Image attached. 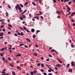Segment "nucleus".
Instances as JSON below:
<instances>
[{
	"label": "nucleus",
	"instance_id": "obj_1",
	"mask_svg": "<svg viewBox=\"0 0 75 75\" xmlns=\"http://www.w3.org/2000/svg\"><path fill=\"white\" fill-rule=\"evenodd\" d=\"M17 6H15V8L16 10H18V9L19 10H21V7H20V5L18 4H16Z\"/></svg>",
	"mask_w": 75,
	"mask_h": 75
},
{
	"label": "nucleus",
	"instance_id": "obj_2",
	"mask_svg": "<svg viewBox=\"0 0 75 75\" xmlns=\"http://www.w3.org/2000/svg\"><path fill=\"white\" fill-rule=\"evenodd\" d=\"M22 17H21V16L20 17V18L21 20H23V18H25L26 16L25 15L23 14L22 15Z\"/></svg>",
	"mask_w": 75,
	"mask_h": 75
},
{
	"label": "nucleus",
	"instance_id": "obj_3",
	"mask_svg": "<svg viewBox=\"0 0 75 75\" xmlns=\"http://www.w3.org/2000/svg\"><path fill=\"white\" fill-rule=\"evenodd\" d=\"M54 51H55V52H56V53H57V54H59L58 52H57L55 50H54V49H52L51 50V52H54Z\"/></svg>",
	"mask_w": 75,
	"mask_h": 75
},
{
	"label": "nucleus",
	"instance_id": "obj_4",
	"mask_svg": "<svg viewBox=\"0 0 75 75\" xmlns=\"http://www.w3.org/2000/svg\"><path fill=\"white\" fill-rule=\"evenodd\" d=\"M56 67H61V65L59 64H57L56 65Z\"/></svg>",
	"mask_w": 75,
	"mask_h": 75
},
{
	"label": "nucleus",
	"instance_id": "obj_5",
	"mask_svg": "<svg viewBox=\"0 0 75 75\" xmlns=\"http://www.w3.org/2000/svg\"><path fill=\"white\" fill-rule=\"evenodd\" d=\"M26 41H28V42H31V40H30L28 38H27L26 39Z\"/></svg>",
	"mask_w": 75,
	"mask_h": 75
},
{
	"label": "nucleus",
	"instance_id": "obj_6",
	"mask_svg": "<svg viewBox=\"0 0 75 75\" xmlns=\"http://www.w3.org/2000/svg\"><path fill=\"white\" fill-rule=\"evenodd\" d=\"M31 31L32 33H34V31H35V30L34 28H33L31 29Z\"/></svg>",
	"mask_w": 75,
	"mask_h": 75
},
{
	"label": "nucleus",
	"instance_id": "obj_7",
	"mask_svg": "<svg viewBox=\"0 0 75 75\" xmlns=\"http://www.w3.org/2000/svg\"><path fill=\"white\" fill-rule=\"evenodd\" d=\"M71 64V66H72V67H73V66H74V65H75V64H74V62H72Z\"/></svg>",
	"mask_w": 75,
	"mask_h": 75
},
{
	"label": "nucleus",
	"instance_id": "obj_8",
	"mask_svg": "<svg viewBox=\"0 0 75 75\" xmlns=\"http://www.w3.org/2000/svg\"><path fill=\"white\" fill-rule=\"evenodd\" d=\"M17 69H18V70H21V68H20V67H18V66H17Z\"/></svg>",
	"mask_w": 75,
	"mask_h": 75
},
{
	"label": "nucleus",
	"instance_id": "obj_9",
	"mask_svg": "<svg viewBox=\"0 0 75 75\" xmlns=\"http://www.w3.org/2000/svg\"><path fill=\"white\" fill-rule=\"evenodd\" d=\"M69 72H72V70L71 69H69Z\"/></svg>",
	"mask_w": 75,
	"mask_h": 75
},
{
	"label": "nucleus",
	"instance_id": "obj_10",
	"mask_svg": "<svg viewBox=\"0 0 75 75\" xmlns=\"http://www.w3.org/2000/svg\"><path fill=\"white\" fill-rule=\"evenodd\" d=\"M56 59H57V60H58V61L59 62L61 63V64H62V62H61V60H59V59H58V58H57Z\"/></svg>",
	"mask_w": 75,
	"mask_h": 75
},
{
	"label": "nucleus",
	"instance_id": "obj_11",
	"mask_svg": "<svg viewBox=\"0 0 75 75\" xmlns=\"http://www.w3.org/2000/svg\"><path fill=\"white\" fill-rule=\"evenodd\" d=\"M9 65L11 67H14V65H13V64H10Z\"/></svg>",
	"mask_w": 75,
	"mask_h": 75
},
{
	"label": "nucleus",
	"instance_id": "obj_12",
	"mask_svg": "<svg viewBox=\"0 0 75 75\" xmlns=\"http://www.w3.org/2000/svg\"><path fill=\"white\" fill-rule=\"evenodd\" d=\"M56 13L57 14H61V12H60V11H57Z\"/></svg>",
	"mask_w": 75,
	"mask_h": 75
},
{
	"label": "nucleus",
	"instance_id": "obj_13",
	"mask_svg": "<svg viewBox=\"0 0 75 75\" xmlns=\"http://www.w3.org/2000/svg\"><path fill=\"white\" fill-rule=\"evenodd\" d=\"M4 34V33H0V36H3V35Z\"/></svg>",
	"mask_w": 75,
	"mask_h": 75
},
{
	"label": "nucleus",
	"instance_id": "obj_14",
	"mask_svg": "<svg viewBox=\"0 0 75 75\" xmlns=\"http://www.w3.org/2000/svg\"><path fill=\"white\" fill-rule=\"evenodd\" d=\"M71 47H72V48H75V45H73V44H72L71 45Z\"/></svg>",
	"mask_w": 75,
	"mask_h": 75
},
{
	"label": "nucleus",
	"instance_id": "obj_15",
	"mask_svg": "<svg viewBox=\"0 0 75 75\" xmlns=\"http://www.w3.org/2000/svg\"><path fill=\"white\" fill-rule=\"evenodd\" d=\"M26 11H27V10L25 11L22 13H21V14L22 15L23 14H24V13H25V12H26Z\"/></svg>",
	"mask_w": 75,
	"mask_h": 75
},
{
	"label": "nucleus",
	"instance_id": "obj_16",
	"mask_svg": "<svg viewBox=\"0 0 75 75\" xmlns=\"http://www.w3.org/2000/svg\"><path fill=\"white\" fill-rule=\"evenodd\" d=\"M32 4L33 5L35 6H36V4H35V3L34 2H33L32 3Z\"/></svg>",
	"mask_w": 75,
	"mask_h": 75
},
{
	"label": "nucleus",
	"instance_id": "obj_17",
	"mask_svg": "<svg viewBox=\"0 0 75 75\" xmlns=\"http://www.w3.org/2000/svg\"><path fill=\"white\" fill-rule=\"evenodd\" d=\"M12 74L13 75H16V73L14 71H13Z\"/></svg>",
	"mask_w": 75,
	"mask_h": 75
},
{
	"label": "nucleus",
	"instance_id": "obj_18",
	"mask_svg": "<svg viewBox=\"0 0 75 75\" xmlns=\"http://www.w3.org/2000/svg\"><path fill=\"white\" fill-rule=\"evenodd\" d=\"M75 14V12H72V13H71V15H74Z\"/></svg>",
	"mask_w": 75,
	"mask_h": 75
},
{
	"label": "nucleus",
	"instance_id": "obj_19",
	"mask_svg": "<svg viewBox=\"0 0 75 75\" xmlns=\"http://www.w3.org/2000/svg\"><path fill=\"white\" fill-rule=\"evenodd\" d=\"M16 57H20V56H21V54H18L16 55Z\"/></svg>",
	"mask_w": 75,
	"mask_h": 75
},
{
	"label": "nucleus",
	"instance_id": "obj_20",
	"mask_svg": "<svg viewBox=\"0 0 75 75\" xmlns=\"http://www.w3.org/2000/svg\"><path fill=\"white\" fill-rule=\"evenodd\" d=\"M30 74L32 75H33L34 74V72H31L30 73Z\"/></svg>",
	"mask_w": 75,
	"mask_h": 75
},
{
	"label": "nucleus",
	"instance_id": "obj_21",
	"mask_svg": "<svg viewBox=\"0 0 75 75\" xmlns=\"http://www.w3.org/2000/svg\"><path fill=\"white\" fill-rule=\"evenodd\" d=\"M20 5L21 6V7H24V6L22 4H20Z\"/></svg>",
	"mask_w": 75,
	"mask_h": 75
},
{
	"label": "nucleus",
	"instance_id": "obj_22",
	"mask_svg": "<svg viewBox=\"0 0 75 75\" xmlns=\"http://www.w3.org/2000/svg\"><path fill=\"white\" fill-rule=\"evenodd\" d=\"M8 26H9V27H11V28H12L13 27V26H12L10 24H8Z\"/></svg>",
	"mask_w": 75,
	"mask_h": 75
},
{
	"label": "nucleus",
	"instance_id": "obj_23",
	"mask_svg": "<svg viewBox=\"0 0 75 75\" xmlns=\"http://www.w3.org/2000/svg\"><path fill=\"white\" fill-rule=\"evenodd\" d=\"M69 65H70V64H68L67 66V68H68L69 67Z\"/></svg>",
	"mask_w": 75,
	"mask_h": 75
},
{
	"label": "nucleus",
	"instance_id": "obj_24",
	"mask_svg": "<svg viewBox=\"0 0 75 75\" xmlns=\"http://www.w3.org/2000/svg\"><path fill=\"white\" fill-rule=\"evenodd\" d=\"M71 3H72V2H71V1H70L69 2V5H71Z\"/></svg>",
	"mask_w": 75,
	"mask_h": 75
},
{
	"label": "nucleus",
	"instance_id": "obj_25",
	"mask_svg": "<svg viewBox=\"0 0 75 75\" xmlns=\"http://www.w3.org/2000/svg\"><path fill=\"white\" fill-rule=\"evenodd\" d=\"M19 28H20V29H21V30H23V31H24V29H23V28H22V27H20Z\"/></svg>",
	"mask_w": 75,
	"mask_h": 75
},
{
	"label": "nucleus",
	"instance_id": "obj_26",
	"mask_svg": "<svg viewBox=\"0 0 75 75\" xmlns=\"http://www.w3.org/2000/svg\"><path fill=\"white\" fill-rule=\"evenodd\" d=\"M3 27H4V25H2L0 26L1 28H2Z\"/></svg>",
	"mask_w": 75,
	"mask_h": 75
},
{
	"label": "nucleus",
	"instance_id": "obj_27",
	"mask_svg": "<svg viewBox=\"0 0 75 75\" xmlns=\"http://www.w3.org/2000/svg\"><path fill=\"white\" fill-rule=\"evenodd\" d=\"M33 73H37V71H36L35 70H34L33 71Z\"/></svg>",
	"mask_w": 75,
	"mask_h": 75
},
{
	"label": "nucleus",
	"instance_id": "obj_28",
	"mask_svg": "<svg viewBox=\"0 0 75 75\" xmlns=\"http://www.w3.org/2000/svg\"><path fill=\"white\" fill-rule=\"evenodd\" d=\"M14 39H11V42H14Z\"/></svg>",
	"mask_w": 75,
	"mask_h": 75
},
{
	"label": "nucleus",
	"instance_id": "obj_29",
	"mask_svg": "<svg viewBox=\"0 0 75 75\" xmlns=\"http://www.w3.org/2000/svg\"><path fill=\"white\" fill-rule=\"evenodd\" d=\"M39 12L40 13V14H42V13L41 11H39Z\"/></svg>",
	"mask_w": 75,
	"mask_h": 75
},
{
	"label": "nucleus",
	"instance_id": "obj_30",
	"mask_svg": "<svg viewBox=\"0 0 75 75\" xmlns=\"http://www.w3.org/2000/svg\"><path fill=\"white\" fill-rule=\"evenodd\" d=\"M35 37H36L35 35H33V38H35Z\"/></svg>",
	"mask_w": 75,
	"mask_h": 75
},
{
	"label": "nucleus",
	"instance_id": "obj_31",
	"mask_svg": "<svg viewBox=\"0 0 75 75\" xmlns=\"http://www.w3.org/2000/svg\"><path fill=\"white\" fill-rule=\"evenodd\" d=\"M71 21H72V22H74V21H75V20L73 19L71 20Z\"/></svg>",
	"mask_w": 75,
	"mask_h": 75
},
{
	"label": "nucleus",
	"instance_id": "obj_32",
	"mask_svg": "<svg viewBox=\"0 0 75 75\" xmlns=\"http://www.w3.org/2000/svg\"><path fill=\"white\" fill-rule=\"evenodd\" d=\"M20 46H22V45H24V44L21 43L19 45Z\"/></svg>",
	"mask_w": 75,
	"mask_h": 75
},
{
	"label": "nucleus",
	"instance_id": "obj_33",
	"mask_svg": "<svg viewBox=\"0 0 75 75\" xmlns=\"http://www.w3.org/2000/svg\"><path fill=\"white\" fill-rule=\"evenodd\" d=\"M6 15L7 16H8V13L7 12H6Z\"/></svg>",
	"mask_w": 75,
	"mask_h": 75
},
{
	"label": "nucleus",
	"instance_id": "obj_34",
	"mask_svg": "<svg viewBox=\"0 0 75 75\" xmlns=\"http://www.w3.org/2000/svg\"><path fill=\"white\" fill-rule=\"evenodd\" d=\"M41 65V64H40V63H38L37 64V66L38 67H39V66H40Z\"/></svg>",
	"mask_w": 75,
	"mask_h": 75
},
{
	"label": "nucleus",
	"instance_id": "obj_35",
	"mask_svg": "<svg viewBox=\"0 0 75 75\" xmlns=\"http://www.w3.org/2000/svg\"><path fill=\"white\" fill-rule=\"evenodd\" d=\"M1 73L2 74H6V72L5 71H2L1 72Z\"/></svg>",
	"mask_w": 75,
	"mask_h": 75
},
{
	"label": "nucleus",
	"instance_id": "obj_36",
	"mask_svg": "<svg viewBox=\"0 0 75 75\" xmlns=\"http://www.w3.org/2000/svg\"><path fill=\"white\" fill-rule=\"evenodd\" d=\"M23 35H24V34H23V33L22 32H21V36H23Z\"/></svg>",
	"mask_w": 75,
	"mask_h": 75
},
{
	"label": "nucleus",
	"instance_id": "obj_37",
	"mask_svg": "<svg viewBox=\"0 0 75 75\" xmlns=\"http://www.w3.org/2000/svg\"><path fill=\"white\" fill-rule=\"evenodd\" d=\"M2 61H5V58L3 57L2 58Z\"/></svg>",
	"mask_w": 75,
	"mask_h": 75
},
{
	"label": "nucleus",
	"instance_id": "obj_38",
	"mask_svg": "<svg viewBox=\"0 0 75 75\" xmlns=\"http://www.w3.org/2000/svg\"><path fill=\"white\" fill-rule=\"evenodd\" d=\"M67 9H68V10H69V11L71 10V8H69V7H67Z\"/></svg>",
	"mask_w": 75,
	"mask_h": 75
},
{
	"label": "nucleus",
	"instance_id": "obj_39",
	"mask_svg": "<svg viewBox=\"0 0 75 75\" xmlns=\"http://www.w3.org/2000/svg\"><path fill=\"white\" fill-rule=\"evenodd\" d=\"M8 30H11V28H10V27H8Z\"/></svg>",
	"mask_w": 75,
	"mask_h": 75
},
{
	"label": "nucleus",
	"instance_id": "obj_40",
	"mask_svg": "<svg viewBox=\"0 0 75 75\" xmlns=\"http://www.w3.org/2000/svg\"><path fill=\"white\" fill-rule=\"evenodd\" d=\"M5 50V48H2L1 50V51H4V50Z\"/></svg>",
	"mask_w": 75,
	"mask_h": 75
},
{
	"label": "nucleus",
	"instance_id": "obj_41",
	"mask_svg": "<svg viewBox=\"0 0 75 75\" xmlns=\"http://www.w3.org/2000/svg\"><path fill=\"white\" fill-rule=\"evenodd\" d=\"M40 18L42 19V20H44V18H43V17L42 16H40Z\"/></svg>",
	"mask_w": 75,
	"mask_h": 75
},
{
	"label": "nucleus",
	"instance_id": "obj_42",
	"mask_svg": "<svg viewBox=\"0 0 75 75\" xmlns=\"http://www.w3.org/2000/svg\"><path fill=\"white\" fill-rule=\"evenodd\" d=\"M8 8H11V6L10 5H8Z\"/></svg>",
	"mask_w": 75,
	"mask_h": 75
},
{
	"label": "nucleus",
	"instance_id": "obj_43",
	"mask_svg": "<svg viewBox=\"0 0 75 75\" xmlns=\"http://www.w3.org/2000/svg\"><path fill=\"white\" fill-rule=\"evenodd\" d=\"M32 15H31V13H30L29 14V17H31V16H32Z\"/></svg>",
	"mask_w": 75,
	"mask_h": 75
},
{
	"label": "nucleus",
	"instance_id": "obj_44",
	"mask_svg": "<svg viewBox=\"0 0 75 75\" xmlns=\"http://www.w3.org/2000/svg\"><path fill=\"white\" fill-rule=\"evenodd\" d=\"M41 65V67H44V64H42Z\"/></svg>",
	"mask_w": 75,
	"mask_h": 75
},
{
	"label": "nucleus",
	"instance_id": "obj_45",
	"mask_svg": "<svg viewBox=\"0 0 75 75\" xmlns=\"http://www.w3.org/2000/svg\"><path fill=\"white\" fill-rule=\"evenodd\" d=\"M8 60H9V61H11V58H8Z\"/></svg>",
	"mask_w": 75,
	"mask_h": 75
},
{
	"label": "nucleus",
	"instance_id": "obj_46",
	"mask_svg": "<svg viewBox=\"0 0 75 75\" xmlns=\"http://www.w3.org/2000/svg\"><path fill=\"white\" fill-rule=\"evenodd\" d=\"M33 55H34L35 56H37V53H36L35 54H34Z\"/></svg>",
	"mask_w": 75,
	"mask_h": 75
},
{
	"label": "nucleus",
	"instance_id": "obj_47",
	"mask_svg": "<svg viewBox=\"0 0 75 75\" xmlns=\"http://www.w3.org/2000/svg\"><path fill=\"white\" fill-rule=\"evenodd\" d=\"M66 1L68 2V1H69V0H64V2H66Z\"/></svg>",
	"mask_w": 75,
	"mask_h": 75
},
{
	"label": "nucleus",
	"instance_id": "obj_48",
	"mask_svg": "<svg viewBox=\"0 0 75 75\" xmlns=\"http://www.w3.org/2000/svg\"><path fill=\"white\" fill-rule=\"evenodd\" d=\"M26 31H27V32H28V33H29V32H30V31L27 29L26 30Z\"/></svg>",
	"mask_w": 75,
	"mask_h": 75
},
{
	"label": "nucleus",
	"instance_id": "obj_49",
	"mask_svg": "<svg viewBox=\"0 0 75 75\" xmlns=\"http://www.w3.org/2000/svg\"><path fill=\"white\" fill-rule=\"evenodd\" d=\"M24 47H25V48H28V46L27 45H25Z\"/></svg>",
	"mask_w": 75,
	"mask_h": 75
},
{
	"label": "nucleus",
	"instance_id": "obj_50",
	"mask_svg": "<svg viewBox=\"0 0 75 75\" xmlns=\"http://www.w3.org/2000/svg\"><path fill=\"white\" fill-rule=\"evenodd\" d=\"M23 29H24V30H27V28L25 27H23Z\"/></svg>",
	"mask_w": 75,
	"mask_h": 75
},
{
	"label": "nucleus",
	"instance_id": "obj_51",
	"mask_svg": "<svg viewBox=\"0 0 75 75\" xmlns=\"http://www.w3.org/2000/svg\"><path fill=\"white\" fill-rule=\"evenodd\" d=\"M39 2L40 3H41V0H39Z\"/></svg>",
	"mask_w": 75,
	"mask_h": 75
},
{
	"label": "nucleus",
	"instance_id": "obj_52",
	"mask_svg": "<svg viewBox=\"0 0 75 75\" xmlns=\"http://www.w3.org/2000/svg\"><path fill=\"white\" fill-rule=\"evenodd\" d=\"M49 56L50 57H51V58H52V55H51V54H49Z\"/></svg>",
	"mask_w": 75,
	"mask_h": 75
},
{
	"label": "nucleus",
	"instance_id": "obj_53",
	"mask_svg": "<svg viewBox=\"0 0 75 75\" xmlns=\"http://www.w3.org/2000/svg\"><path fill=\"white\" fill-rule=\"evenodd\" d=\"M2 30H3V31H4H4H6V30L5 29H3Z\"/></svg>",
	"mask_w": 75,
	"mask_h": 75
},
{
	"label": "nucleus",
	"instance_id": "obj_54",
	"mask_svg": "<svg viewBox=\"0 0 75 75\" xmlns=\"http://www.w3.org/2000/svg\"><path fill=\"white\" fill-rule=\"evenodd\" d=\"M19 13H22L23 12V11L22 10H19Z\"/></svg>",
	"mask_w": 75,
	"mask_h": 75
},
{
	"label": "nucleus",
	"instance_id": "obj_55",
	"mask_svg": "<svg viewBox=\"0 0 75 75\" xmlns=\"http://www.w3.org/2000/svg\"><path fill=\"white\" fill-rule=\"evenodd\" d=\"M43 74L44 75H47V73H46L45 72H44L43 73Z\"/></svg>",
	"mask_w": 75,
	"mask_h": 75
},
{
	"label": "nucleus",
	"instance_id": "obj_56",
	"mask_svg": "<svg viewBox=\"0 0 75 75\" xmlns=\"http://www.w3.org/2000/svg\"><path fill=\"white\" fill-rule=\"evenodd\" d=\"M40 32V30H37V33H38Z\"/></svg>",
	"mask_w": 75,
	"mask_h": 75
},
{
	"label": "nucleus",
	"instance_id": "obj_57",
	"mask_svg": "<svg viewBox=\"0 0 75 75\" xmlns=\"http://www.w3.org/2000/svg\"><path fill=\"white\" fill-rule=\"evenodd\" d=\"M41 72H44V70L43 69H41Z\"/></svg>",
	"mask_w": 75,
	"mask_h": 75
},
{
	"label": "nucleus",
	"instance_id": "obj_58",
	"mask_svg": "<svg viewBox=\"0 0 75 75\" xmlns=\"http://www.w3.org/2000/svg\"><path fill=\"white\" fill-rule=\"evenodd\" d=\"M48 71L49 72H51V70H48Z\"/></svg>",
	"mask_w": 75,
	"mask_h": 75
},
{
	"label": "nucleus",
	"instance_id": "obj_59",
	"mask_svg": "<svg viewBox=\"0 0 75 75\" xmlns=\"http://www.w3.org/2000/svg\"><path fill=\"white\" fill-rule=\"evenodd\" d=\"M18 35H21V33H18Z\"/></svg>",
	"mask_w": 75,
	"mask_h": 75
},
{
	"label": "nucleus",
	"instance_id": "obj_60",
	"mask_svg": "<svg viewBox=\"0 0 75 75\" xmlns=\"http://www.w3.org/2000/svg\"><path fill=\"white\" fill-rule=\"evenodd\" d=\"M1 57H3V54H1Z\"/></svg>",
	"mask_w": 75,
	"mask_h": 75
},
{
	"label": "nucleus",
	"instance_id": "obj_61",
	"mask_svg": "<svg viewBox=\"0 0 75 75\" xmlns=\"http://www.w3.org/2000/svg\"><path fill=\"white\" fill-rule=\"evenodd\" d=\"M41 59H42V60H43V59H44V57H41Z\"/></svg>",
	"mask_w": 75,
	"mask_h": 75
},
{
	"label": "nucleus",
	"instance_id": "obj_62",
	"mask_svg": "<svg viewBox=\"0 0 75 75\" xmlns=\"http://www.w3.org/2000/svg\"><path fill=\"white\" fill-rule=\"evenodd\" d=\"M4 75H9L8 74V73H6L5 74H4Z\"/></svg>",
	"mask_w": 75,
	"mask_h": 75
},
{
	"label": "nucleus",
	"instance_id": "obj_63",
	"mask_svg": "<svg viewBox=\"0 0 75 75\" xmlns=\"http://www.w3.org/2000/svg\"><path fill=\"white\" fill-rule=\"evenodd\" d=\"M27 4H28V2H26L25 3V5L26 6H27Z\"/></svg>",
	"mask_w": 75,
	"mask_h": 75
},
{
	"label": "nucleus",
	"instance_id": "obj_64",
	"mask_svg": "<svg viewBox=\"0 0 75 75\" xmlns=\"http://www.w3.org/2000/svg\"><path fill=\"white\" fill-rule=\"evenodd\" d=\"M72 25L73 26H75V23H74L72 24Z\"/></svg>",
	"mask_w": 75,
	"mask_h": 75
}]
</instances>
